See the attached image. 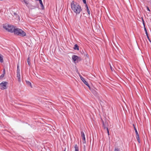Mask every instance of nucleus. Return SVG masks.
Wrapping results in <instances>:
<instances>
[{
	"mask_svg": "<svg viewBox=\"0 0 151 151\" xmlns=\"http://www.w3.org/2000/svg\"><path fill=\"white\" fill-rule=\"evenodd\" d=\"M3 28L11 32H14V34L22 37L26 35V33L22 29H15L13 26L11 25L7 24H3Z\"/></svg>",
	"mask_w": 151,
	"mask_h": 151,
	"instance_id": "f257e3e1",
	"label": "nucleus"
},
{
	"mask_svg": "<svg viewBox=\"0 0 151 151\" xmlns=\"http://www.w3.org/2000/svg\"><path fill=\"white\" fill-rule=\"evenodd\" d=\"M71 8L76 14H79L82 10L81 7L76 3L73 1L71 3Z\"/></svg>",
	"mask_w": 151,
	"mask_h": 151,
	"instance_id": "f03ea898",
	"label": "nucleus"
},
{
	"mask_svg": "<svg viewBox=\"0 0 151 151\" xmlns=\"http://www.w3.org/2000/svg\"><path fill=\"white\" fill-rule=\"evenodd\" d=\"M7 83L6 82H3L0 83V88L2 90L6 88V85Z\"/></svg>",
	"mask_w": 151,
	"mask_h": 151,
	"instance_id": "7ed1b4c3",
	"label": "nucleus"
},
{
	"mask_svg": "<svg viewBox=\"0 0 151 151\" xmlns=\"http://www.w3.org/2000/svg\"><path fill=\"white\" fill-rule=\"evenodd\" d=\"M80 78H81V79L84 83V84H85L88 87H90L89 84L88 83V82L85 80L84 78L82 77L81 76H80Z\"/></svg>",
	"mask_w": 151,
	"mask_h": 151,
	"instance_id": "20e7f679",
	"label": "nucleus"
},
{
	"mask_svg": "<svg viewBox=\"0 0 151 151\" xmlns=\"http://www.w3.org/2000/svg\"><path fill=\"white\" fill-rule=\"evenodd\" d=\"M81 136L82 137L84 141V142H83V143H86V139L85 137V135L83 132H81Z\"/></svg>",
	"mask_w": 151,
	"mask_h": 151,
	"instance_id": "39448f33",
	"label": "nucleus"
},
{
	"mask_svg": "<svg viewBox=\"0 0 151 151\" xmlns=\"http://www.w3.org/2000/svg\"><path fill=\"white\" fill-rule=\"evenodd\" d=\"M22 2H24L26 6L28 7V4H29V0H22L21 1Z\"/></svg>",
	"mask_w": 151,
	"mask_h": 151,
	"instance_id": "423d86ee",
	"label": "nucleus"
},
{
	"mask_svg": "<svg viewBox=\"0 0 151 151\" xmlns=\"http://www.w3.org/2000/svg\"><path fill=\"white\" fill-rule=\"evenodd\" d=\"M78 57L77 55H73L72 56V58L74 61H76L78 59Z\"/></svg>",
	"mask_w": 151,
	"mask_h": 151,
	"instance_id": "0eeeda50",
	"label": "nucleus"
},
{
	"mask_svg": "<svg viewBox=\"0 0 151 151\" xmlns=\"http://www.w3.org/2000/svg\"><path fill=\"white\" fill-rule=\"evenodd\" d=\"M17 78H18V81L19 82H20L21 81V76L20 75V73H17Z\"/></svg>",
	"mask_w": 151,
	"mask_h": 151,
	"instance_id": "6e6552de",
	"label": "nucleus"
},
{
	"mask_svg": "<svg viewBox=\"0 0 151 151\" xmlns=\"http://www.w3.org/2000/svg\"><path fill=\"white\" fill-rule=\"evenodd\" d=\"M3 61V56L1 54H0V62L2 63Z\"/></svg>",
	"mask_w": 151,
	"mask_h": 151,
	"instance_id": "1a4fd4ad",
	"label": "nucleus"
},
{
	"mask_svg": "<svg viewBox=\"0 0 151 151\" xmlns=\"http://www.w3.org/2000/svg\"><path fill=\"white\" fill-rule=\"evenodd\" d=\"M39 1L40 4L41 5V7H42V9H44V7L43 5V3H42V0H40Z\"/></svg>",
	"mask_w": 151,
	"mask_h": 151,
	"instance_id": "9d476101",
	"label": "nucleus"
},
{
	"mask_svg": "<svg viewBox=\"0 0 151 151\" xmlns=\"http://www.w3.org/2000/svg\"><path fill=\"white\" fill-rule=\"evenodd\" d=\"M74 49L75 50H79V48L77 44H75L74 47Z\"/></svg>",
	"mask_w": 151,
	"mask_h": 151,
	"instance_id": "9b49d317",
	"label": "nucleus"
},
{
	"mask_svg": "<svg viewBox=\"0 0 151 151\" xmlns=\"http://www.w3.org/2000/svg\"><path fill=\"white\" fill-rule=\"evenodd\" d=\"M27 84L29 86H30L31 87H32L31 85V83L29 81H26Z\"/></svg>",
	"mask_w": 151,
	"mask_h": 151,
	"instance_id": "f8f14e48",
	"label": "nucleus"
},
{
	"mask_svg": "<svg viewBox=\"0 0 151 151\" xmlns=\"http://www.w3.org/2000/svg\"><path fill=\"white\" fill-rule=\"evenodd\" d=\"M134 129L135 130L136 134V137L139 136L138 133V132H137L136 129V128L135 127H134Z\"/></svg>",
	"mask_w": 151,
	"mask_h": 151,
	"instance_id": "ddd939ff",
	"label": "nucleus"
},
{
	"mask_svg": "<svg viewBox=\"0 0 151 151\" xmlns=\"http://www.w3.org/2000/svg\"><path fill=\"white\" fill-rule=\"evenodd\" d=\"M78 147L76 144L75 146V151H78Z\"/></svg>",
	"mask_w": 151,
	"mask_h": 151,
	"instance_id": "4468645a",
	"label": "nucleus"
},
{
	"mask_svg": "<svg viewBox=\"0 0 151 151\" xmlns=\"http://www.w3.org/2000/svg\"><path fill=\"white\" fill-rule=\"evenodd\" d=\"M86 9H87V12L88 14L89 15H90V10L88 9V8L87 6V5H86Z\"/></svg>",
	"mask_w": 151,
	"mask_h": 151,
	"instance_id": "2eb2a0df",
	"label": "nucleus"
},
{
	"mask_svg": "<svg viewBox=\"0 0 151 151\" xmlns=\"http://www.w3.org/2000/svg\"><path fill=\"white\" fill-rule=\"evenodd\" d=\"M17 73H20V70L19 69L18 65H17Z\"/></svg>",
	"mask_w": 151,
	"mask_h": 151,
	"instance_id": "dca6fc26",
	"label": "nucleus"
},
{
	"mask_svg": "<svg viewBox=\"0 0 151 151\" xmlns=\"http://www.w3.org/2000/svg\"><path fill=\"white\" fill-rule=\"evenodd\" d=\"M114 151H120L118 147H115Z\"/></svg>",
	"mask_w": 151,
	"mask_h": 151,
	"instance_id": "f3484780",
	"label": "nucleus"
},
{
	"mask_svg": "<svg viewBox=\"0 0 151 151\" xmlns=\"http://www.w3.org/2000/svg\"><path fill=\"white\" fill-rule=\"evenodd\" d=\"M27 63L29 65H30V62L29 59V58H27Z\"/></svg>",
	"mask_w": 151,
	"mask_h": 151,
	"instance_id": "a211bd4d",
	"label": "nucleus"
},
{
	"mask_svg": "<svg viewBox=\"0 0 151 151\" xmlns=\"http://www.w3.org/2000/svg\"><path fill=\"white\" fill-rule=\"evenodd\" d=\"M136 139H137V141H138L139 143L140 142V140L139 139V136L136 137Z\"/></svg>",
	"mask_w": 151,
	"mask_h": 151,
	"instance_id": "6ab92c4d",
	"label": "nucleus"
},
{
	"mask_svg": "<svg viewBox=\"0 0 151 151\" xmlns=\"http://www.w3.org/2000/svg\"><path fill=\"white\" fill-rule=\"evenodd\" d=\"M106 129L107 131V133H108V135H109V129H108V127H106Z\"/></svg>",
	"mask_w": 151,
	"mask_h": 151,
	"instance_id": "aec40b11",
	"label": "nucleus"
},
{
	"mask_svg": "<svg viewBox=\"0 0 151 151\" xmlns=\"http://www.w3.org/2000/svg\"><path fill=\"white\" fill-rule=\"evenodd\" d=\"M109 65L110 66V68H111V71H113V70H114V68L112 67L111 65L110 64H109Z\"/></svg>",
	"mask_w": 151,
	"mask_h": 151,
	"instance_id": "412c9836",
	"label": "nucleus"
},
{
	"mask_svg": "<svg viewBox=\"0 0 151 151\" xmlns=\"http://www.w3.org/2000/svg\"><path fill=\"white\" fill-rule=\"evenodd\" d=\"M144 29L145 31L146 35H147V31L145 27H144Z\"/></svg>",
	"mask_w": 151,
	"mask_h": 151,
	"instance_id": "4be33fe9",
	"label": "nucleus"
},
{
	"mask_svg": "<svg viewBox=\"0 0 151 151\" xmlns=\"http://www.w3.org/2000/svg\"><path fill=\"white\" fill-rule=\"evenodd\" d=\"M83 1L84 4H86V0H83Z\"/></svg>",
	"mask_w": 151,
	"mask_h": 151,
	"instance_id": "5701e85b",
	"label": "nucleus"
},
{
	"mask_svg": "<svg viewBox=\"0 0 151 151\" xmlns=\"http://www.w3.org/2000/svg\"><path fill=\"white\" fill-rule=\"evenodd\" d=\"M93 93L94 94H96V91H93Z\"/></svg>",
	"mask_w": 151,
	"mask_h": 151,
	"instance_id": "b1692460",
	"label": "nucleus"
},
{
	"mask_svg": "<svg viewBox=\"0 0 151 151\" xmlns=\"http://www.w3.org/2000/svg\"><path fill=\"white\" fill-rule=\"evenodd\" d=\"M147 35V37L148 39V40H149L150 41V39H149V37H148V35Z\"/></svg>",
	"mask_w": 151,
	"mask_h": 151,
	"instance_id": "393cba45",
	"label": "nucleus"
},
{
	"mask_svg": "<svg viewBox=\"0 0 151 151\" xmlns=\"http://www.w3.org/2000/svg\"><path fill=\"white\" fill-rule=\"evenodd\" d=\"M147 9L149 11H150V10L148 7H147Z\"/></svg>",
	"mask_w": 151,
	"mask_h": 151,
	"instance_id": "a878e982",
	"label": "nucleus"
},
{
	"mask_svg": "<svg viewBox=\"0 0 151 151\" xmlns=\"http://www.w3.org/2000/svg\"><path fill=\"white\" fill-rule=\"evenodd\" d=\"M106 127H104V129H106Z\"/></svg>",
	"mask_w": 151,
	"mask_h": 151,
	"instance_id": "bb28decb",
	"label": "nucleus"
},
{
	"mask_svg": "<svg viewBox=\"0 0 151 151\" xmlns=\"http://www.w3.org/2000/svg\"><path fill=\"white\" fill-rule=\"evenodd\" d=\"M144 26H145L144 24Z\"/></svg>",
	"mask_w": 151,
	"mask_h": 151,
	"instance_id": "cd10ccee",
	"label": "nucleus"
},
{
	"mask_svg": "<svg viewBox=\"0 0 151 151\" xmlns=\"http://www.w3.org/2000/svg\"><path fill=\"white\" fill-rule=\"evenodd\" d=\"M64 151H65V150Z\"/></svg>",
	"mask_w": 151,
	"mask_h": 151,
	"instance_id": "c85d7f7f",
	"label": "nucleus"
}]
</instances>
